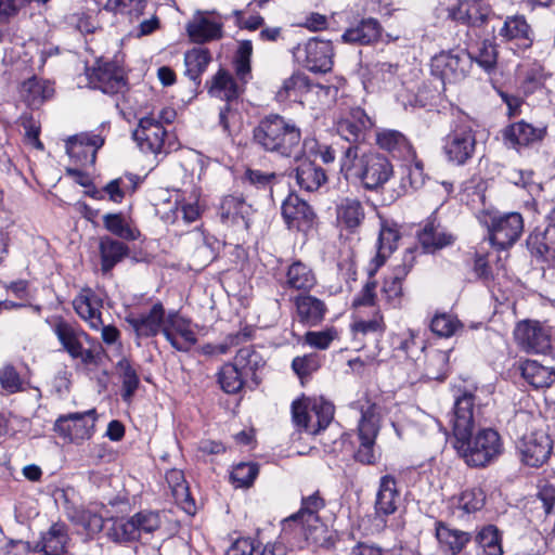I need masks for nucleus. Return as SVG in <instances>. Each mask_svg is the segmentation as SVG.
I'll return each instance as SVG.
<instances>
[{
    "mask_svg": "<svg viewBox=\"0 0 555 555\" xmlns=\"http://www.w3.org/2000/svg\"><path fill=\"white\" fill-rule=\"evenodd\" d=\"M88 78L94 89L106 94H116L126 87L121 70L112 62H98L88 70Z\"/></svg>",
    "mask_w": 555,
    "mask_h": 555,
    "instance_id": "b1692460",
    "label": "nucleus"
},
{
    "mask_svg": "<svg viewBox=\"0 0 555 555\" xmlns=\"http://www.w3.org/2000/svg\"><path fill=\"white\" fill-rule=\"evenodd\" d=\"M211 61V55L206 48H193L184 55L185 75L197 88L201 85V77Z\"/></svg>",
    "mask_w": 555,
    "mask_h": 555,
    "instance_id": "c03bdc74",
    "label": "nucleus"
},
{
    "mask_svg": "<svg viewBox=\"0 0 555 555\" xmlns=\"http://www.w3.org/2000/svg\"><path fill=\"white\" fill-rule=\"evenodd\" d=\"M264 545L250 538H240L227 551V555H260Z\"/></svg>",
    "mask_w": 555,
    "mask_h": 555,
    "instance_id": "774afa93",
    "label": "nucleus"
},
{
    "mask_svg": "<svg viewBox=\"0 0 555 555\" xmlns=\"http://www.w3.org/2000/svg\"><path fill=\"white\" fill-rule=\"evenodd\" d=\"M246 379V375L232 362L223 364L218 372V383L221 389L230 395L242 390Z\"/></svg>",
    "mask_w": 555,
    "mask_h": 555,
    "instance_id": "8fccbe9b",
    "label": "nucleus"
},
{
    "mask_svg": "<svg viewBox=\"0 0 555 555\" xmlns=\"http://www.w3.org/2000/svg\"><path fill=\"white\" fill-rule=\"evenodd\" d=\"M167 313L164 305L156 301L147 312L130 313L126 321L138 338H150L163 334Z\"/></svg>",
    "mask_w": 555,
    "mask_h": 555,
    "instance_id": "aec40b11",
    "label": "nucleus"
},
{
    "mask_svg": "<svg viewBox=\"0 0 555 555\" xmlns=\"http://www.w3.org/2000/svg\"><path fill=\"white\" fill-rule=\"evenodd\" d=\"M296 181L301 190L318 191L327 181L325 170L309 159H301L296 168Z\"/></svg>",
    "mask_w": 555,
    "mask_h": 555,
    "instance_id": "c9c22d12",
    "label": "nucleus"
},
{
    "mask_svg": "<svg viewBox=\"0 0 555 555\" xmlns=\"http://www.w3.org/2000/svg\"><path fill=\"white\" fill-rule=\"evenodd\" d=\"M250 210L251 206L242 196L228 195L223 197L220 204L219 215L222 222L236 225L242 224L247 229V219Z\"/></svg>",
    "mask_w": 555,
    "mask_h": 555,
    "instance_id": "f704fd0d",
    "label": "nucleus"
},
{
    "mask_svg": "<svg viewBox=\"0 0 555 555\" xmlns=\"http://www.w3.org/2000/svg\"><path fill=\"white\" fill-rule=\"evenodd\" d=\"M520 373L524 379L535 389L548 388L555 383L554 367L542 365L535 360L522 361Z\"/></svg>",
    "mask_w": 555,
    "mask_h": 555,
    "instance_id": "4c0bfd02",
    "label": "nucleus"
},
{
    "mask_svg": "<svg viewBox=\"0 0 555 555\" xmlns=\"http://www.w3.org/2000/svg\"><path fill=\"white\" fill-rule=\"evenodd\" d=\"M385 331L386 324L379 310H375L371 319H360L352 324V332L359 340L369 337L372 341L378 343L383 338Z\"/></svg>",
    "mask_w": 555,
    "mask_h": 555,
    "instance_id": "37998d69",
    "label": "nucleus"
},
{
    "mask_svg": "<svg viewBox=\"0 0 555 555\" xmlns=\"http://www.w3.org/2000/svg\"><path fill=\"white\" fill-rule=\"evenodd\" d=\"M417 240L425 253L433 254L454 244L456 236L436 219H428L417 232Z\"/></svg>",
    "mask_w": 555,
    "mask_h": 555,
    "instance_id": "cd10ccee",
    "label": "nucleus"
},
{
    "mask_svg": "<svg viewBox=\"0 0 555 555\" xmlns=\"http://www.w3.org/2000/svg\"><path fill=\"white\" fill-rule=\"evenodd\" d=\"M399 238L400 233L395 227L382 225L377 240L376 268L383 266L386 259L395 251Z\"/></svg>",
    "mask_w": 555,
    "mask_h": 555,
    "instance_id": "09e8293b",
    "label": "nucleus"
},
{
    "mask_svg": "<svg viewBox=\"0 0 555 555\" xmlns=\"http://www.w3.org/2000/svg\"><path fill=\"white\" fill-rule=\"evenodd\" d=\"M147 4V0H106L104 9L116 14L126 15L130 21L139 18Z\"/></svg>",
    "mask_w": 555,
    "mask_h": 555,
    "instance_id": "bf43d9fd",
    "label": "nucleus"
},
{
    "mask_svg": "<svg viewBox=\"0 0 555 555\" xmlns=\"http://www.w3.org/2000/svg\"><path fill=\"white\" fill-rule=\"evenodd\" d=\"M117 370L122 382L121 398L125 402H130L139 388L140 379L138 373L126 358H121L118 361Z\"/></svg>",
    "mask_w": 555,
    "mask_h": 555,
    "instance_id": "864d4df0",
    "label": "nucleus"
},
{
    "mask_svg": "<svg viewBox=\"0 0 555 555\" xmlns=\"http://www.w3.org/2000/svg\"><path fill=\"white\" fill-rule=\"evenodd\" d=\"M476 397L463 391L455 398L451 418L454 448L469 467H487L503 453L504 446L500 434L493 428H481L476 434Z\"/></svg>",
    "mask_w": 555,
    "mask_h": 555,
    "instance_id": "f257e3e1",
    "label": "nucleus"
},
{
    "mask_svg": "<svg viewBox=\"0 0 555 555\" xmlns=\"http://www.w3.org/2000/svg\"><path fill=\"white\" fill-rule=\"evenodd\" d=\"M208 92L214 96L227 100V102L238 96L236 81L229 72L222 68L212 77Z\"/></svg>",
    "mask_w": 555,
    "mask_h": 555,
    "instance_id": "de8ad7c7",
    "label": "nucleus"
},
{
    "mask_svg": "<svg viewBox=\"0 0 555 555\" xmlns=\"http://www.w3.org/2000/svg\"><path fill=\"white\" fill-rule=\"evenodd\" d=\"M431 74L443 83H454L465 79L472 69V57L467 50H448L433 56Z\"/></svg>",
    "mask_w": 555,
    "mask_h": 555,
    "instance_id": "9b49d317",
    "label": "nucleus"
},
{
    "mask_svg": "<svg viewBox=\"0 0 555 555\" xmlns=\"http://www.w3.org/2000/svg\"><path fill=\"white\" fill-rule=\"evenodd\" d=\"M325 500L317 490L301 498L300 508L282 521V533L302 534L306 541H317L314 533L322 529L323 522L319 513L325 508Z\"/></svg>",
    "mask_w": 555,
    "mask_h": 555,
    "instance_id": "423d86ee",
    "label": "nucleus"
},
{
    "mask_svg": "<svg viewBox=\"0 0 555 555\" xmlns=\"http://www.w3.org/2000/svg\"><path fill=\"white\" fill-rule=\"evenodd\" d=\"M335 222L340 231L349 234L359 233L365 220V208L363 203L356 197H343L335 205Z\"/></svg>",
    "mask_w": 555,
    "mask_h": 555,
    "instance_id": "4be33fe9",
    "label": "nucleus"
},
{
    "mask_svg": "<svg viewBox=\"0 0 555 555\" xmlns=\"http://www.w3.org/2000/svg\"><path fill=\"white\" fill-rule=\"evenodd\" d=\"M66 534L56 525H53L50 530L42 537L41 541L37 543L36 551L40 555H63L65 553Z\"/></svg>",
    "mask_w": 555,
    "mask_h": 555,
    "instance_id": "3c124183",
    "label": "nucleus"
},
{
    "mask_svg": "<svg viewBox=\"0 0 555 555\" xmlns=\"http://www.w3.org/2000/svg\"><path fill=\"white\" fill-rule=\"evenodd\" d=\"M382 408L366 400L360 404L361 417L358 423V438L360 446L354 452V460L361 464L373 465L376 463L375 441L380 429Z\"/></svg>",
    "mask_w": 555,
    "mask_h": 555,
    "instance_id": "1a4fd4ad",
    "label": "nucleus"
},
{
    "mask_svg": "<svg viewBox=\"0 0 555 555\" xmlns=\"http://www.w3.org/2000/svg\"><path fill=\"white\" fill-rule=\"evenodd\" d=\"M399 496L396 478L391 475L383 476L374 505L376 517L385 522L386 517L397 511Z\"/></svg>",
    "mask_w": 555,
    "mask_h": 555,
    "instance_id": "7c9ffc66",
    "label": "nucleus"
},
{
    "mask_svg": "<svg viewBox=\"0 0 555 555\" xmlns=\"http://www.w3.org/2000/svg\"><path fill=\"white\" fill-rule=\"evenodd\" d=\"M282 216L288 229L302 232L312 228L315 218L311 206L296 194H289L283 202Z\"/></svg>",
    "mask_w": 555,
    "mask_h": 555,
    "instance_id": "5701e85b",
    "label": "nucleus"
},
{
    "mask_svg": "<svg viewBox=\"0 0 555 555\" xmlns=\"http://www.w3.org/2000/svg\"><path fill=\"white\" fill-rule=\"evenodd\" d=\"M476 542L486 555H502V539L499 529L493 525L483 527L476 535Z\"/></svg>",
    "mask_w": 555,
    "mask_h": 555,
    "instance_id": "13d9d810",
    "label": "nucleus"
},
{
    "mask_svg": "<svg viewBox=\"0 0 555 555\" xmlns=\"http://www.w3.org/2000/svg\"><path fill=\"white\" fill-rule=\"evenodd\" d=\"M540 424L539 416L525 410L517 411L507 424L520 460L529 467L543 466L553 451V441L545 430L539 428Z\"/></svg>",
    "mask_w": 555,
    "mask_h": 555,
    "instance_id": "7ed1b4c3",
    "label": "nucleus"
},
{
    "mask_svg": "<svg viewBox=\"0 0 555 555\" xmlns=\"http://www.w3.org/2000/svg\"><path fill=\"white\" fill-rule=\"evenodd\" d=\"M103 223L107 231L120 238L135 241L140 236V231L127 224L121 214H106Z\"/></svg>",
    "mask_w": 555,
    "mask_h": 555,
    "instance_id": "4d7b16f0",
    "label": "nucleus"
},
{
    "mask_svg": "<svg viewBox=\"0 0 555 555\" xmlns=\"http://www.w3.org/2000/svg\"><path fill=\"white\" fill-rule=\"evenodd\" d=\"M166 481L175 502L185 512L191 513L192 508H194V500L191 496L184 473L180 469L172 468L166 473Z\"/></svg>",
    "mask_w": 555,
    "mask_h": 555,
    "instance_id": "a19ab883",
    "label": "nucleus"
},
{
    "mask_svg": "<svg viewBox=\"0 0 555 555\" xmlns=\"http://www.w3.org/2000/svg\"><path fill=\"white\" fill-rule=\"evenodd\" d=\"M546 134V128L533 127L531 124L520 120L508 125L502 131L504 143L507 147L519 150L541 142Z\"/></svg>",
    "mask_w": 555,
    "mask_h": 555,
    "instance_id": "a878e982",
    "label": "nucleus"
},
{
    "mask_svg": "<svg viewBox=\"0 0 555 555\" xmlns=\"http://www.w3.org/2000/svg\"><path fill=\"white\" fill-rule=\"evenodd\" d=\"M166 135L164 126L153 117L141 118L132 133L133 140L142 152L155 155L164 151Z\"/></svg>",
    "mask_w": 555,
    "mask_h": 555,
    "instance_id": "412c9836",
    "label": "nucleus"
},
{
    "mask_svg": "<svg viewBox=\"0 0 555 555\" xmlns=\"http://www.w3.org/2000/svg\"><path fill=\"white\" fill-rule=\"evenodd\" d=\"M372 127L371 118L362 108L357 107L351 109L346 118L338 121L337 132L347 142L346 147L357 146L358 152H361Z\"/></svg>",
    "mask_w": 555,
    "mask_h": 555,
    "instance_id": "f3484780",
    "label": "nucleus"
},
{
    "mask_svg": "<svg viewBox=\"0 0 555 555\" xmlns=\"http://www.w3.org/2000/svg\"><path fill=\"white\" fill-rule=\"evenodd\" d=\"M498 36L503 43L511 44L514 54H525L533 47L535 33L524 14L505 16Z\"/></svg>",
    "mask_w": 555,
    "mask_h": 555,
    "instance_id": "4468645a",
    "label": "nucleus"
},
{
    "mask_svg": "<svg viewBox=\"0 0 555 555\" xmlns=\"http://www.w3.org/2000/svg\"><path fill=\"white\" fill-rule=\"evenodd\" d=\"M450 15L459 23L480 28L488 24L493 11L483 0H462L451 10Z\"/></svg>",
    "mask_w": 555,
    "mask_h": 555,
    "instance_id": "393cba45",
    "label": "nucleus"
},
{
    "mask_svg": "<svg viewBox=\"0 0 555 555\" xmlns=\"http://www.w3.org/2000/svg\"><path fill=\"white\" fill-rule=\"evenodd\" d=\"M313 83L309 77L304 73H294L291 77L286 78L281 88L275 93L276 101L283 103L286 101L298 102L308 93Z\"/></svg>",
    "mask_w": 555,
    "mask_h": 555,
    "instance_id": "ea45409f",
    "label": "nucleus"
},
{
    "mask_svg": "<svg viewBox=\"0 0 555 555\" xmlns=\"http://www.w3.org/2000/svg\"><path fill=\"white\" fill-rule=\"evenodd\" d=\"M340 172L346 180L358 182L366 191H377L392 176V165L376 152H358V147H344Z\"/></svg>",
    "mask_w": 555,
    "mask_h": 555,
    "instance_id": "20e7f679",
    "label": "nucleus"
},
{
    "mask_svg": "<svg viewBox=\"0 0 555 555\" xmlns=\"http://www.w3.org/2000/svg\"><path fill=\"white\" fill-rule=\"evenodd\" d=\"M76 313L88 322L93 330H100L103 321L101 311L96 308L89 296H79L73 301Z\"/></svg>",
    "mask_w": 555,
    "mask_h": 555,
    "instance_id": "6e6d98bb",
    "label": "nucleus"
},
{
    "mask_svg": "<svg viewBox=\"0 0 555 555\" xmlns=\"http://www.w3.org/2000/svg\"><path fill=\"white\" fill-rule=\"evenodd\" d=\"M377 145L393 158L414 160L416 152L408 138L398 130L385 129L376 135Z\"/></svg>",
    "mask_w": 555,
    "mask_h": 555,
    "instance_id": "c85d7f7f",
    "label": "nucleus"
},
{
    "mask_svg": "<svg viewBox=\"0 0 555 555\" xmlns=\"http://www.w3.org/2000/svg\"><path fill=\"white\" fill-rule=\"evenodd\" d=\"M321 367V357L318 353H308L295 357L292 361V369L299 377L301 385L308 380L313 373Z\"/></svg>",
    "mask_w": 555,
    "mask_h": 555,
    "instance_id": "680f3d73",
    "label": "nucleus"
},
{
    "mask_svg": "<svg viewBox=\"0 0 555 555\" xmlns=\"http://www.w3.org/2000/svg\"><path fill=\"white\" fill-rule=\"evenodd\" d=\"M435 531L446 555H459L472 539L468 532L451 528L442 521L436 522Z\"/></svg>",
    "mask_w": 555,
    "mask_h": 555,
    "instance_id": "473e14b6",
    "label": "nucleus"
},
{
    "mask_svg": "<svg viewBox=\"0 0 555 555\" xmlns=\"http://www.w3.org/2000/svg\"><path fill=\"white\" fill-rule=\"evenodd\" d=\"M383 27L374 17L361 18L349 26L341 35L344 43L353 46H371L379 41Z\"/></svg>",
    "mask_w": 555,
    "mask_h": 555,
    "instance_id": "bb28decb",
    "label": "nucleus"
},
{
    "mask_svg": "<svg viewBox=\"0 0 555 555\" xmlns=\"http://www.w3.org/2000/svg\"><path fill=\"white\" fill-rule=\"evenodd\" d=\"M0 385L8 395L23 391V380L13 365L0 369Z\"/></svg>",
    "mask_w": 555,
    "mask_h": 555,
    "instance_id": "69168bd1",
    "label": "nucleus"
},
{
    "mask_svg": "<svg viewBox=\"0 0 555 555\" xmlns=\"http://www.w3.org/2000/svg\"><path fill=\"white\" fill-rule=\"evenodd\" d=\"M451 350L431 348L426 352L425 375L429 379L442 380L449 372Z\"/></svg>",
    "mask_w": 555,
    "mask_h": 555,
    "instance_id": "a18cd8bd",
    "label": "nucleus"
},
{
    "mask_svg": "<svg viewBox=\"0 0 555 555\" xmlns=\"http://www.w3.org/2000/svg\"><path fill=\"white\" fill-rule=\"evenodd\" d=\"M530 253L545 261L555 260V224L535 229L527 238Z\"/></svg>",
    "mask_w": 555,
    "mask_h": 555,
    "instance_id": "72a5a7b5",
    "label": "nucleus"
},
{
    "mask_svg": "<svg viewBox=\"0 0 555 555\" xmlns=\"http://www.w3.org/2000/svg\"><path fill=\"white\" fill-rule=\"evenodd\" d=\"M486 503V493L480 487L465 489L459 499L460 507L466 513L480 511Z\"/></svg>",
    "mask_w": 555,
    "mask_h": 555,
    "instance_id": "e2e57ef3",
    "label": "nucleus"
},
{
    "mask_svg": "<svg viewBox=\"0 0 555 555\" xmlns=\"http://www.w3.org/2000/svg\"><path fill=\"white\" fill-rule=\"evenodd\" d=\"M478 125L466 115L453 120L450 131L442 139V153L448 163L464 166L475 156L477 150Z\"/></svg>",
    "mask_w": 555,
    "mask_h": 555,
    "instance_id": "39448f33",
    "label": "nucleus"
},
{
    "mask_svg": "<svg viewBox=\"0 0 555 555\" xmlns=\"http://www.w3.org/2000/svg\"><path fill=\"white\" fill-rule=\"evenodd\" d=\"M22 92L28 105L38 106L52 98L54 87L50 81L33 77L23 83Z\"/></svg>",
    "mask_w": 555,
    "mask_h": 555,
    "instance_id": "49530a36",
    "label": "nucleus"
},
{
    "mask_svg": "<svg viewBox=\"0 0 555 555\" xmlns=\"http://www.w3.org/2000/svg\"><path fill=\"white\" fill-rule=\"evenodd\" d=\"M95 421V409L60 415L54 423V431L65 441L79 444L93 436Z\"/></svg>",
    "mask_w": 555,
    "mask_h": 555,
    "instance_id": "f8f14e48",
    "label": "nucleus"
},
{
    "mask_svg": "<svg viewBox=\"0 0 555 555\" xmlns=\"http://www.w3.org/2000/svg\"><path fill=\"white\" fill-rule=\"evenodd\" d=\"M472 57V64L475 62L485 72L493 70L498 63V48L491 39H483L477 46L476 51H468Z\"/></svg>",
    "mask_w": 555,
    "mask_h": 555,
    "instance_id": "603ef678",
    "label": "nucleus"
},
{
    "mask_svg": "<svg viewBox=\"0 0 555 555\" xmlns=\"http://www.w3.org/2000/svg\"><path fill=\"white\" fill-rule=\"evenodd\" d=\"M259 473L258 465L255 463H240L237 464L232 473L231 479L236 487L248 488L253 485Z\"/></svg>",
    "mask_w": 555,
    "mask_h": 555,
    "instance_id": "0e129e2a",
    "label": "nucleus"
},
{
    "mask_svg": "<svg viewBox=\"0 0 555 555\" xmlns=\"http://www.w3.org/2000/svg\"><path fill=\"white\" fill-rule=\"evenodd\" d=\"M53 332L64 350L73 359H79L85 365L99 363L103 348L86 332L76 328L62 319L54 324Z\"/></svg>",
    "mask_w": 555,
    "mask_h": 555,
    "instance_id": "0eeeda50",
    "label": "nucleus"
},
{
    "mask_svg": "<svg viewBox=\"0 0 555 555\" xmlns=\"http://www.w3.org/2000/svg\"><path fill=\"white\" fill-rule=\"evenodd\" d=\"M67 25L81 34H92L96 29L95 18L86 11H77L66 15Z\"/></svg>",
    "mask_w": 555,
    "mask_h": 555,
    "instance_id": "338daca9",
    "label": "nucleus"
},
{
    "mask_svg": "<svg viewBox=\"0 0 555 555\" xmlns=\"http://www.w3.org/2000/svg\"><path fill=\"white\" fill-rule=\"evenodd\" d=\"M489 240L499 249L513 246L524 231V219L519 212H488L485 216Z\"/></svg>",
    "mask_w": 555,
    "mask_h": 555,
    "instance_id": "9d476101",
    "label": "nucleus"
},
{
    "mask_svg": "<svg viewBox=\"0 0 555 555\" xmlns=\"http://www.w3.org/2000/svg\"><path fill=\"white\" fill-rule=\"evenodd\" d=\"M294 57L313 73H327L333 67V46L331 40L311 38L298 43L293 50Z\"/></svg>",
    "mask_w": 555,
    "mask_h": 555,
    "instance_id": "2eb2a0df",
    "label": "nucleus"
},
{
    "mask_svg": "<svg viewBox=\"0 0 555 555\" xmlns=\"http://www.w3.org/2000/svg\"><path fill=\"white\" fill-rule=\"evenodd\" d=\"M253 144L281 158L295 157L300 150L302 131L297 121L281 114L262 117L251 131Z\"/></svg>",
    "mask_w": 555,
    "mask_h": 555,
    "instance_id": "f03ea898",
    "label": "nucleus"
},
{
    "mask_svg": "<svg viewBox=\"0 0 555 555\" xmlns=\"http://www.w3.org/2000/svg\"><path fill=\"white\" fill-rule=\"evenodd\" d=\"M163 335L178 351L188 352L197 343L196 333L191 320L184 318L177 310L167 313Z\"/></svg>",
    "mask_w": 555,
    "mask_h": 555,
    "instance_id": "dca6fc26",
    "label": "nucleus"
},
{
    "mask_svg": "<svg viewBox=\"0 0 555 555\" xmlns=\"http://www.w3.org/2000/svg\"><path fill=\"white\" fill-rule=\"evenodd\" d=\"M104 138L99 133L82 132L68 138L65 145L66 153L82 167L93 166L98 151L104 145Z\"/></svg>",
    "mask_w": 555,
    "mask_h": 555,
    "instance_id": "a211bd4d",
    "label": "nucleus"
},
{
    "mask_svg": "<svg viewBox=\"0 0 555 555\" xmlns=\"http://www.w3.org/2000/svg\"><path fill=\"white\" fill-rule=\"evenodd\" d=\"M417 251L416 246L408 248L403 255L402 263L395 267L392 272L384 280L382 292L392 307H398L401 304L402 284L414 266Z\"/></svg>",
    "mask_w": 555,
    "mask_h": 555,
    "instance_id": "6ab92c4d",
    "label": "nucleus"
},
{
    "mask_svg": "<svg viewBox=\"0 0 555 555\" xmlns=\"http://www.w3.org/2000/svg\"><path fill=\"white\" fill-rule=\"evenodd\" d=\"M334 404L323 398H304L292 403L295 425L310 435H318L327 428L334 418Z\"/></svg>",
    "mask_w": 555,
    "mask_h": 555,
    "instance_id": "6e6552de",
    "label": "nucleus"
},
{
    "mask_svg": "<svg viewBox=\"0 0 555 555\" xmlns=\"http://www.w3.org/2000/svg\"><path fill=\"white\" fill-rule=\"evenodd\" d=\"M317 284L313 270L300 260L293 261L286 269L281 286L285 289L309 293Z\"/></svg>",
    "mask_w": 555,
    "mask_h": 555,
    "instance_id": "2f4dec72",
    "label": "nucleus"
},
{
    "mask_svg": "<svg viewBox=\"0 0 555 555\" xmlns=\"http://www.w3.org/2000/svg\"><path fill=\"white\" fill-rule=\"evenodd\" d=\"M235 364L246 377H250L255 385L260 383V379L257 375V372L264 366V360L260 352H258L254 347L247 346L241 348L232 362Z\"/></svg>",
    "mask_w": 555,
    "mask_h": 555,
    "instance_id": "79ce46f5",
    "label": "nucleus"
},
{
    "mask_svg": "<svg viewBox=\"0 0 555 555\" xmlns=\"http://www.w3.org/2000/svg\"><path fill=\"white\" fill-rule=\"evenodd\" d=\"M514 339L527 353H547L552 348L551 328L538 320L519 321L514 328Z\"/></svg>",
    "mask_w": 555,
    "mask_h": 555,
    "instance_id": "ddd939ff",
    "label": "nucleus"
},
{
    "mask_svg": "<svg viewBox=\"0 0 555 555\" xmlns=\"http://www.w3.org/2000/svg\"><path fill=\"white\" fill-rule=\"evenodd\" d=\"M279 177L274 171L247 168L242 176V183L257 190L271 191Z\"/></svg>",
    "mask_w": 555,
    "mask_h": 555,
    "instance_id": "5fc2aeb1",
    "label": "nucleus"
},
{
    "mask_svg": "<svg viewBox=\"0 0 555 555\" xmlns=\"http://www.w3.org/2000/svg\"><path fill=\"white\" fill-rule=\"evenodd\" d=\"M186 33L191 41L205 43L222 38V24L205 16H197L188 23Z\"/></svg>",
    "mask_w": 555,
    "mask_h": 555,
    "instance_id": "e433bc0d",
    "label": "nucleus"
},
{
    "mask_svg": "<svg viewBox=\"0 0 555 555\" xmlns=\"http://www.w3.org/2000/svg\"><path fill=\"white\" fill-rule=\"evenodd\" d=\"M99 251L101 270L103 273H107L128 256L129 247L116 238L102 236L99 243Z\"/></svg>",
    "mask_w": 555,
    "mask_h": 555,
    "instance_id": "58836bf2",
    "label": "nucleus"
},
{
    "mask_svg": "<svg viewBox=\"0 0 555 555\" xmlns=\"http://www.w3.org/2000/svg\"><path fill=\"white\" fill-rule=\"evenodd\" d=\"M297 320L306 326H317L325 318V302L310 294H300L294 298Z\"/></svg>",
    "mask_w": 555,
    "mask_h": 555,
    "instance_id": "c756f323",
    "label": "nucleus"
},
{
    "mask_svg": "<svg viewBox=\"0 0 555 555\" xmlns=\"http://www.w3.org/2000/svg\"><path fill=\"white\" fill-rule=\"evenodd\" d=\"M253 54V44L250 40L240 42L238 49L234 56V69L237 78L246 83L250 78V59Z\"/></svg>",
    "mask_w": 555,
    "mask_h": 555,
    "instance_id": "052dcab7",
    "label": "nucleus"
}]
</instances>
